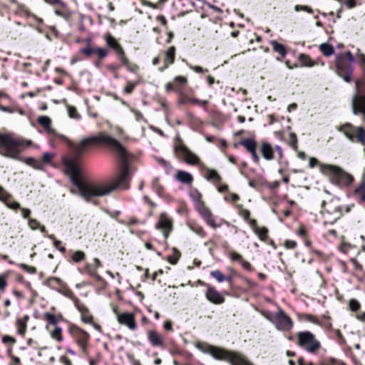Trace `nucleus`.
<instances>
[{"mask_svg": "<svg viewBox=\"0 0 365 365\" xmlns=\"http://www.w3.org/2000/svg\"><path fill=\"white\" fill-rule=\"evenodd\" d=\"M11 195L0 185V200L5 202L8 207L12 210H17L21 208L20 204L17 202H10L9 200Z\"/></svg>", "mask_w": 365, "mask_h": 365, "instance_id": "22", "label": "nucleus"}, {"mask_svg": "<svg viewBox=\"0 0 365 365\" xmlns=\"http://www.w3.org/2000/svg\"><path fill=\"white\" fill-rule=\"evenodd\" d=\"M230 258L232 261H241L242 259V255L235 252L230 253Z\"/></svg>", "mask_w": 365, "mask_h": 365, "instance_id": "59", "label": "nucleus"}, {"mask_svg": "<svg viewBox=\"0 0 365 365\" xmlns=\"http://www.w3.org/2000/svg\"><path fill=\"white\" fill-rule=\"evenodd\" d=\"M210 275L215 278L218 282L225 281V276L220 269H215L210 272Z\"/></svg>", "mask_w": 365, "mask_h": 365, "instance_id": "36", "label": "nucleus"}, {"mask_svg": "<svg viewBox=\"0 0 365 365\" xmlns=\"http://www.w3.org/2000/svg\"><path fill=\"white\" fill-rule=\"evenodd\" d=\"M124 65L126 66L127 69L132 73H136L139 69L138 66H137L135 64H130L128 60V64H124Z\"/></svg>", "mask_w": 365, "mask_h": 365, "instance_id": "52", "label": "nucleus"}, {"mask_svg": "<svg viewBox=\"0 0 365 365\" xmlns=\"http://www.w3.org/2000/svg\"><path fill=\"white\" fill-rule=\"evenodd\" d=\"M356 318L358 320L365 323V312H359V313L356 314Z\"/></svg>", "mask_w": 365, "mask_h": 365, "instance_id": "64", "label": "nucleus"}, {"mask_svg": "<svg viewBox=\"0 0 365 365\" xmlns=\"http://www.w3.org/2000/svg\"><path fill=\"white\" fill-rule=\"evenodd\" d=\"M297 339L298 345L309 353L315 354L321 349L320 341L309 331L299 332Z\"/></svg>", "mask_w": 365, "mask_h": 365, "instance_id": "5", "label": "nucleus"}, {"mask_svg": "<svg viewBox=\"0 0 365 365\" xmlns=\"http://www.w3.org/2000/svg\"><path fill=\"white\" fill-rule=\"evenodd\" d=\"M175 178L179 182L185 184H191L193 181L192 175L190 173L184 170H178Z\"/></svg>", "mask_w": 365, "mask_h": 365, "instance_id": "24", "label": "nucleus"}, {"mask_svg": "<svg viewBox=\"0 0 365 365\" xmlns=\"http://www.w3.org/2000/svg\"><path fill=\"white\" fill-rule=\"evenodd\" d=\"M356 194L361 201L365 202V188L364 187H359L356 190Z\"/></svg>", "mask_w": 365, "mask_h": 365, "instance_id": "50", "label": "nucleus"}, {"mask_svg": "<svg viewBox=\"0 0 365 365\" xmlns=\"http://www.w3.org/2000/svg\"><path fill=\"white\" fill-rule=\"evenodd\" d=\"M189 227L192 232H194L195 233H196L201 237L203 238L206 236L205 231L204 230L202 227H201L200 225H197V224H190V225H189Z\"/></svg>", "mask_w": 365, "mask_h": 365, "instance_id": "34", "label": "nucleus"}, {"mask_svg": "<svg viewBox=\"0 0 365 365\" xmlns=\"http://www.w3.org/2000/svg\"><path fill=\"white\" fill-rule=\"evenodd\" d=\"M299 60L302 66L313 67L316 65V63L308 55L304 53L299 55Z\"/></svg>", "mask_w": 365, "mask_h": 365, "instance_id": "28", "label": "nucleus"}, {"mask_svg": "<svg viewBox=\"0 0 365 365\" xmlns=\"http://www.w3.org/2000/svg\"><path fill=\"white\" fill-rule=\"evenodd\" d=\"M294 10L296 11H307L310 14L313 13L312 9H311L310 7H309L307 6L296 5L294 6Z\"/></svg>", "mask_w": 365, "mask_h": 365, "instance_id": "49", "label": "nucleus"}, {"mask_svg": "<svg viewBox=\"0 0 365 365\" xmlns=\"http://www.w3.org/2000/svg\"><path fill=\"white\" fill-rule=\"evenodd\" d=\"M117 319L119 324L127 327L130 330L134 331L137 329L135 317L132 313H120L117 316Z\"/></svg>", "mask_w": 365, "mask_h": 365, "instance_id": "14", "label": "nucleus"}, {"mask_svg": "<svg viewBox=\"0 0 365 365\" xmlns=\"http://www.w3.org/2000/svg\"><path fill=\"white\" fill-rule=\"evenodd\" d=\"M297 246V242L293 240H287L285 242V247L288 249H294Z\"/></svg>", "mask_w": 365, "mask_h": 365, "instance_id": "61", "label": "nucleus"}, {"mask_svg": "<svg viewBox=\"0 0 365 365\" xmlns=\"http://www.w3.org/2000/svg\"><path fill=\"white\" fill-rule=\"evenodd\" d=\"M304 319L308 321V322H310L312 323H314V324H319V322H318L317 319L316 318V317H314L313 315L305 314L304 315Z\"/></svg>", "mask_w": 365, "mask_h": 365, "instance_id": "54", "label": "nucleus"}, {"mask_svg": "<svg viewBox=\"0 0 365 365\" xmlns=\"http://www.w3.org/2000/svg\"><path fill=\"white\" fill-rule=\"evenodd\" d=\"M349 309L353 312L358 311L361 307L359 302L354 299H351L349 301Z\"/></svg>", "mask_w": 365, "mask_h": 365, "instance_id": "42", "label": "nucleus"}, {"mask_svg": "<svg viewBox=\"0 0 365 365\" xmlns=\"http://www.w3.org/2000/svg\"><path fill=\"white\" fill-rule=\"evenodd\" d=\"M268 319L275 325L278 330L289 331L293 327L292 320L282 309H279L272 317H268Z\"/></svg>", "mask_w": 365, "mask_h": 365, "instance_id": "8", "label": "nucleus"}, {"mask_svg": "<svg viewBox=\"0 0 365 365\" xmlns=\"http://www.w3.org/2000/svg\"><path fill=\"white\" fill-rule=\"evenodd\" d=\"M28 223L29 227L33 230H38L41 225L36 219H29Z\"/></svg>", "mask_w": 365, "mask_h": 365, "instance_id": "47", "label": "nucleus"}, {"mask_svg": "<svg viewBox=\"0 0 365 365\" xmlns=\"http://www.w3.org/2000/svg\"><path fill=\"white\" fill-rule=\"evenodd\" d=\"M29 319V316L25 315L23 318L18 319L16 321L17 332L21 336H24L26 333Z\"/></svg>", "mask_w": 365, "mask_h": 365, "instance_id": "25", "label": "nucleus"}, {"mask_svg": "<svg viewBox=\"0 0 365 365\" xmlns=\"http://www.w3.org/2000/svg\"><path fill=\"white\" fill-rule=\"evenodd\" d=\"M87 46L84 48H81L79 52L84 55L86 58H90L96 52V48L91 46V39L87 38L86 40Z\"/></svg>", "mask_w": 365, "mask_h": 365, "instance_id": "26", "label": "nucleus"}, {"mask_svg": "<svg viewBox=\"0 0 365 365\" xmlns=\"http://www.w3.org/2000/svg\"><path fill=\"white\" fill-rule=\"evenodd\" d=\"M105 40L107 45L115 50L122 64H128V58L125 56V52L115 38L110 34H107L105 36Z\"/></svg>", "mask_w": 365, "mask_h": 365, "instance_id": "13", "label": "nucleus"}, {"mask_svg": "<svg viewBox=\"0 0 365 365\" xmlns=\"http://www.w3.org/2000/svg\"><path fill=\"white\" fill-rule=\"evenodd\" d=\"M189 67L190 69H192V71H194L195 72L198 73L207 72V69H204L202 67L198 66L189 65Z\"/></svg>", "mask_w": 365, "mask_h": 365, "instance_id": "53", "label": "nucleus"}, {"mask_svg": "<svg viewBox=\"0 0 365 365\" xmlns=\"http://www.w3.org/2000/svg\"><path fill=\"white\" fill-rule=\"evenodd\" d=\"M68 115L70 118H75V119L80 118V115L75 107L71 106H68Z\"/></svg>", "mask_w": 365, "mask_h": 365, "instance_id": "41", "label": "nucleus"}, {"mask_svg": "<svg viewBox=\"0 0 365 365\" xmlns=\"http://www.w3.org/2000/svg\"><path fill=\"white\" fill-rule=\"evenodd\" d=\"M205 297L208 301L215 304H221L225 302V297L214 287L209 286Z\"/></svg>", "mask_w": 365, "mask_h": 365, "instance_id": "19", "label": "nucleus"}, {"mask_svg": "<svg viewBox=\"0 0 365 365\" xmlns=\"http://www.w3.org/2000/svg\"><path fill=\"white\" fill-rule=\"evenodd\" d=\"M261 153L263 158L267 160H271L274 158V149L268 143H263L262 144Z\"/></svg>", "mask_w": 365, "mask_h": 365, "instance_id": "23", "label": "nucleus"}, {"mask_svg": "<svg viewBox=\"0 0 365 365\" xmlns=\"http://www.w3.org/2000/svg\"><path fill=\"white\" fill-rule=\"evenodd\" d=\"M50 336L58 342H61L63 341L62 329L58 326L54 327L53 329L50 331Z\"/></svg>", "mask_w": 365, "mask_h": 365, "instance_id": "29", "label": "nucleus"}, {"mask_svg": "<svg viewBox=\"0 0 365 365\" xmlns=\"http://www.w3.org/2000/svg\"><path fill=\"white\" fill-rule=\"evenodd\" d=\"M356 84V94L353 96L351 101V107L354 115L362 114L363 121L365 123V95L359 93V88L361 85V81L358 80Z\"/></svg>", "mask_w": 365, "mask_h": 365, "instance_id": "9", "label": "nucleus"}, {"mask_svg": "<svg viewBox=\"0 0 365 365\" xmlns=\"http://www.w3.org/2000/svg\"><path fill=\"white\" fill-rule=\"evenodd\" d=\"M59 361L63 365H72L71 361L66 356H61L59 358Z\"/></svg>", "mask_w": 365, "mask_h": 365, "instance_id": "57", "label": "nucleus"}, {"mask_svg": "<svg viewBox=\"0 0 365 365\" xmlns=\"http://www.w3.org/2000/svg\"><path fill=\"white\" fill-rule=\"evenodd\" d=\"M45 319L48 322L50 325H53L54 327L58 326L57 324L58 322V320L57 317L49 312H46L44 314Z\"/></svg>", "mask_w": 365, "mask_h": 365, "instance_id": "35", "label": "nucleus"}, {"mask_svg": "<svg viewBox=\"0 0 365 365\" xmlns=\"http://www.w3.org/2000/svg\"><path fill=\"white\" fill-rule=\"evenodd\" d=\"M69 332L76 343L80 346L82 352L86 354L87 345L90 339L89 334L76 326H71L69 328Z\"/></svg>", "mask_w": 365, "mask_h": 365, "instance_id": "10", "label": "nucleus"}, {"mask_svg": "<svg viewBox=\"0 0 365 365\" xmlns=\"http://www.w3.org/2000/svg\"><path fill=\"white\" fill-rule=\"evenodd\" d=\"M197 347L204 353L210 354L213 358L220 360L222 356L223 349L215 347L207 344H199Z\"/></svg>", "mask_w": 365, "mask_h": 365, "instance_id": "17", "label": "nucleus"}, {"mask_svg": "<svg viewBox=\"0 0 365 365\" xmlns=\"http://www.w3.org/2000/svg\"><path fill=\"white\" fill-rule=\"evenodd\" d=\"M95 53L97 55V56L100 59H102V58H106L108 56V52L107 49H106L105 48L97 47V48H96Z\"/></svg>", "mask_w": 365, "mask_h": 365, "instance_id": "40", "label": "nucleus"}, {"mask_svg": "<svg viewBox=\"0 0 365 365\" xmlns=\"http://www.w3.org/2000/svg\"><path fill=\"white\" fill-rule=\"evenodd\" d=\"M61 244V242L58 240H55V242H53V245L56 248H57L60 252H64L66 251V248L64 247L60 246Z\"/></svg>", "mask_w": 365, "mask_h": 365, "instance_id": "60", "label": "nucleus"}, {"mask_svg": "<svg viewBox=\"0 0 365 365\" xmlns=\"http://www.w3.org/2000/svg\"><path fill=\"white\" fill-rule=\"evenodd\" d=\"M76 158H64V172L76 189L73 194L86 201L128 187L130 170L125 148L105 133L85 138L72 146Z\"/></svg>", "mask_w": 365, "mask_h": 365, "instance_id": "1", "label": "nucleus"}, {"mask_svg": "<svg viewBox=\"0 0 365 365\" xmlns=\"http://www.w3.org/2000/svg\"><path fill=\"white\" fill-rule=\"evenodd\" d=\"M321 173L346 185H350L354 181V178L351 175L336 165H322Z\"/></svg>", "mask_w": 365, "mask_h": 365, "instance_id": "6", "label": "nucleus"}, {"mask_svg": "<svg viewBox=\"0 0 365 365\" xmlns=\"http://www.w3.org/2000/svg\"><path fill=\"white\" fill-rule=\"evenodd\" d=\"M344 4L349 9H353L356 6V0H346Z\"/></svg>", "mask_w": 365, "mask_h": 365, "instance_id": "56", "label": "nucleus"}, {"mask_svg": "<svg viewBox=\"0 0 365 365\" xmlns=\"http://www.w3.org/2000/svg\"><path fill=\"white\" fill-rule=\"evenodd\" d=\"M86 257V255L82 251H76L72 255V259L75 262L83 261Z\"/></svg>", "mask_w": 365, "mask_h": 365, "instance_id": "39", "label": "nucleus"}, {"mask_svg": "<svg viewBox=\"0 0 365 365\" xmlns=\"http://www.w3.org/2000/svg\"><path fill=\"white\" fill-rule=\"evenodd\" d=\"M353 72H344V73H339L338 75L341 76L344 81L347 83H350L351 81V76H352Z\"/></svg>", "mask_w": 365, "mask_h": 365, "instance_id": "48", "label": "nucleus"}, {"mask_svg": "<svg viewBox=\"0 0 365 365\" xmlns=\"http://www.w3.org/2000/svg\"><path fill=\"white\" fill-rule=\"evenodd\" d=\"M71 298L73 300L75 307L81 313L82 321L86 324L93 323V317L90 314L87 307L81 303L78 299L73 297L72 295L71 296Z\"/></svg>", "mask_w": 365, "mask_h": 365, "instance_id": "15", "label": "nucleus"}, {"mask_svg": "<svg viewBox=\"0 0 365 365\" xmlns=\"http://www.w3.org/2000/svg\"><path fill=\"white\" fill-rule=\"evenodd\" d=\"M316 165H318L319 167V170H321V166L322 165H330L329 164H324L319 162V160L315 158H309V166L310 168H313Z\"/></svg>", "mask_w": 365, "mask_h": 365, "instance_id": "44", "label": "nucleus"}, {"mask_svg": "<svg viewBox=\"0 0 365 365\" xmlns=\"http://www.w3.org/2000/svg\"><path fill=\"white\" fill-rule=\"evenodd\" d=\"M31 141L16 137L13 133H0V155L14 160H21V153L31 145Z\"/></svg>", "mask_w": 365, "mask_h": 365, "instance_id": "2", "label": "nucleus"}, {"mask_svg": "<svg viewBox=\"0 0 365 365\" xmlns=\"http://www.w3.org/2000/svg\"><path fill=\"white\" fill-rule=\"evenodd\" d=\"M38 123L44 128V129L50 134L54 135L56 137L59 138L62 140H66V138L61 135L58 134L56 133V131L51 128V120L50 118L46 115H42L38 117Z\"/></svg>", "mask_w": 365, "mask_h": 365, "instance_id": "21", "label": "nucleus"}, {"mask_svg": "<svg viewBox=\"0 0 365 365\" xmlns=\"http://www.w3.org/2000/svg\"><path fill=\"white\" fill-rule=\"evenodd\" d=\"M240 145L244 146L249 152H252L256 150V142L250 138H245L240 141Z\"/></svg>", "mask_w": 365, "mask_h": 365, "instance_id": "27", "label": "nucleus"}, {"mask_svg": "<svg viewBox=\"0 0 365 365\" xmlns=\"http://www.w3.org/2000/svg\"><path fill=\"white\" fill-rule=\"evenodd\" d=\"M195 207L208 225L214 229L220 227V224L215 222L211 211L204 202L196 205Z\"/></svg>", "mask_w": 365, "mask_h": 365, "instance_id": "12", "label": "nucleus"}, {"mask_svg": "<svg viewBox=\"0 0 365 365\" xmlns=\"http://www.w3.org/2000/svg\"><path fill=\"white\" fill-rule=\"evenodd\" d=\"M7 286L6 278L4 275L0 276V291L4 292Z\"/></svg>", "mask_w": 365, "mask_h": 365, "instance_id": "51", "label": "nucleus"}, {"mask_svg": "<svg viewBox=\"0 0 365 365\" xmlns=\"http://www.w3.org/2000/svg\"><path fill=\"white\" fill-rule=\"evenodd\" d=\"M353 248H354V247L351 246L350 244L346 243V242H343L339 247V250L344 254H348L350 250H351Z\"/></svg>", "mask_w": 365, "mask_h": 365, "instance_id": "45", "label": "nucleus"}, {"mask_svg": "<svg viewBox=\"0 0 365 365\" xmlns=\"http://www.w3.org/2000/svg\"><path fill=\"white\" fill-rule=\"evenodd\" d=\"M273 50L281 55L282 58L285 57L287 54L286 49L283 44L278 43L276 41H272L271 42Z\"/></svg>", "mask_w": 365, "mask_h": 365, "instance_id": "31", "label": "nucleus"}, {"mask_svg": "<svg viewBox=\"0 0 365 365\" xmlns=\"http://www.w3.org/2000/svg\"><path fill=\"white\" fill-rule=\"evenodd\" d=\"M336 130L342 133L351 143H359L365 145V128L362 126H355L350 123L339 125Z\"/></svg>", "mask_w": 365, "mask_h": 365, "instance_id": "3", "label": "nucleus"}, {"mask_svg": "<svg viewBox=\"0 0 365 365\" xmlns=\"http://www.w3.org/2000/svg\"><path fill=\"white\" fill-rule=\"evenodd\" d=\"M137 86V83L136 82H130V81H128L127 82V84L125 86V87L124 88V90H123V92L126 94H130L132 93V91H133V89L135 88V87Z\"/></svg>", "mask_w": 365, "mask_h": 365, "instance_id": "43", "label": "nucleus"}, {"mask_svg": "<svg viewBox=\"0 0 365 365\" xmlns=\"http://www.w3.org/2000/svg\"><path fill=\"white\" fill-rule=\"evenodd\" d=\"M21 161H23L22 158ZM24 162L26 163L27 165L34 167V168H40L41 166V163L33 158H26L24 160Z\"/></svg>", "mask_w": 365, "mask_h": 365, "instance_id": "38", "label": "nucleus"}, {"mask_svg": "<svg viewBox=\"0 0 365 365\" xmlns=\"http://www.w3.org/2000/svg\"><path fill=\"white\" fill-rule=\"evenodd\" d=\"M207 180H214L217 182H220L221 180L220 176L217 173L216 170H212V169H207Z\"/></svg>", "mask_w": 365, "mask_h": 365, "instance_id": "37", "label": "nucleus"}, {"mask_svg": "<svg viewBox=\"0 0 365 365\" xmlns=\"http://www.w3.org/2000/svg\"><path fill=\"white\" fill-rule=\"evenodd\" d=\"M190 196L194 203L195 207L200 203L203 202L202 200V194L197 190H192L190 193Z\"/></svg>", "mask_w": 365, "mask_h": 365, "instance_id": "32", "label": "nucleus"}, {"mask_svg": "<svg viewBox=\"0 0 365 365\" xmlns=\"http://www.w3.org/2000/svg\"><path fill=\"white\" fill-rule=\"evenodd\" d=\"M11 359L12 362L11 363L10 365H20V363H21L20 358H19L18 356L11 355Z\"/></svg>", "mask_w": 365, "mask_h": 365, "instance_id": "63", "label": "nucleus"}, {"mask_svg": "<svg viewBox=\"0 0 365 365\" xmlns=\"http://www.w3.org/2000/svg\"><path fill=\"white\" fill-rule=\"evenodd\" d=\"M53 155L52 153H45L43 155V161L44 163H49L51 161L52 158H53Z\"/></svg>", "mask_w": 365, "mask_h": 365, "instance_id": "58", "label": "nucleus"}, {"mask_svg": "<svg viewBox=\"0 0 365 365\" xmlns=\"http://www.w3.org/2000/svg\"><path fill=\"white\" fill-rule=\"evenodd\" d=\"M319 49L325 56H330L334 53V48L329 43H322L319 46Z\"/></svg>", "mask_w": 365, "mask_h": 365, "instance_id": "33", "label": "nucleus"}, {"mask_svg": "<svg viewBox=\"0 0 365 365\" xmlns=\"http://www.w3.org/2000/svg\"><path fill=\"white\" fill-rule=\"evenodd\" d=\"M174 151L179 158L182 159L188 165H195L200 163V158L187 148L178 138L175 140Z\"/></svg>", "mask_w": 365, "mask_h": 365, "instance_id": "7", "label": "nucleus"}, {"mask_svg": "<svg viewBox=\"0 0 365 365\" xmlns=\"http://www.w3.org/2000/svg\"><path fill=\"white\" fill-rule=\"evenodd\" d=\"M254 232L256 235H257V236L259 237L260 240L264 241V242L267 240V237H268L267 236L268 230L267 227H254Z\"/></svg>", "mask_w": 365, "mask_h": 365, "instance_id": "30", "label": "nucleus"}, {"mask_svg": "<svg viewBox=\"0 0 365 365\" xmlns=\"http://www.w3.org/2000/svg\"><path fill=\"white\" fill-rule=\"evenodd\" d=\"M353 61L354 57L349 51L338 55L336 58L337 73L341 72H353V68L351 66Z\"/></svg>", "mask_w": 365, "mask_h": 365, "instance_id": "11", "label": "nucleus"}, {"mask_svg": "<svg viewBox=\"0 0 365 365\" xmlns=\"http://www.w3.org/2000/svg\"><path fill=\"white\" fill-rule=\"evenodd\" d=\"M148 340L150 344L154 347H165V340L161 334H160L157 331L153 329L149 330L147 332Z\"/></svg>", "mask_w": 365, "mask_h": 365, "instance_id": "18", "label": "nucleus"}, {"mask_svg": "<svg viewBox=\"0 0 365 365\" xmlns=\"http://www.w3.org/2000/svg\"><path fill=\"white\" fill-rule=\"evenodd\" d=\"M164 65L162 67L158 68V71L160 72H163L165 69H167L170 65L174 63L175 58V47L170 46L165 52H164Z\"/></svg>", "mask_w": 365, "mask_h": 365, "instance_id": "20", "label": "nucleus"}, {"mask_svg": "<svg viewBox=\"0 0 365 365\" xmlns=\"http://www.w3.org/2000/svg\"><path fill=\"white\" fill-rule=\"evenodd\" d=\"M175 81L180 84H185L187 83V78L184 76H178L175 78Z\"/></svg>", "mask_w": 365, "mask_h": 365, "instance_id": "62", "label": "nucleus"}, {"mask_svg": "<svg viewBox=\"0 0 365 365\" xmlns=\"http://www.w3.org/2000/svg\"><path fill=\"white\" fill-rule=\"evenodd\" d=\"M356 58H358L361 65L364 67L365 71V55L361 53H358L356 54Z\"/></svg>", "mask_w": 365, "mask_h": 365, "instance_id": "55", "label": "nucleus"}, {"mask_svg": "<svg viewBox=\"0 0 365 365\" xmlns=\"http://www.w3.org/2000/svg\"><path fill=\"white\" fill-rule=\"evenodd\" d=\"M290 141L289 145L292 147L295 150H297V135L294 133H291L289 134Z\"/></svg>", "mask_w": 365, "mask_h": 365, "instance_id": "46", "label": "nucleus"}, {"mask_svg": "<svg viewBox=\"0 0 365 365\" xmlns=\"http://www.w3.org/2000/svg\"><path fill=\"white\" fill-rule=\"evenodd\" d=\"M321 212L324 217V223L329 224L335 222L342 215L341 205L337 199L324 201Z\"/></svg>", "mask_w": 365, "mask_h": 365, "instance_id": "4", "label": "nucleus"}, {"mask_svg": "<svg viewBox=\"0 0 365 365\" xmlns=\"http://www.w3.org/2000/svg\"><path fill=\"white\" fill-rule=\"evenodd\" d=\"M172 221L165 214H161L159 217L156 228L162 230L165 237H168L169 232L172 230Z\"/></svg>", "mask_w": 365, "mask_h": 365, "instance_id": "16", "label": "nucleus"}]
</instances>
